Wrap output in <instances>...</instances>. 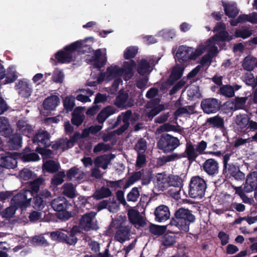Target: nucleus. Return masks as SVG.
Here are the masks:
<instances>
[{"mask_svg":"<svg viewBox=\"0 0 257 257\" xmlns=\"http://www.w3.org/2000/svg\"><path fill=\"white\" fill-rule=\"evenodd\" d=\"M136 63L133 60L123 61L121 67L116 65H112L107 68L105 73H101L94 80H89L87 85L90 86H96L103 81H107L114 79L111 86V93H114L117 90L118 86L122 83L121 77L125 81L130 79L134 74Z\"/></svg>","mask_w":257,"mask_h":257,"instance_id":"f257e3e1","label":"nucleus"},{"mask_svg":"<svg viewBox=\"0 0 257 257\" xmlns=\"http://www.w3.org/2000/svg\"><path fill=\"white\" fill-rule=\"evenodd\" d=\"M211 52L214 50L209 44L204 45L199 44L195 50L193 48L186 46H181L179 47L176 54V59L178 63L180 64H185L190 60H195L199 56L204 53L206 48L210 49Z\"/></svg>","mask_w":257,"mask_h":257,"instance_id":"f03ea898","label":"nucleus"},{"mask_svg":"<svg viewBox=\"0 0 257 257\" xmlns=\"http://www.w3.org/2000/svg\"><path fill=\"white\" fill-rule=\"evenodd\" d=\"M92 37H89L71 43L66 46L63 50L58 52L55 55L56 59L62 63L70 62L73 60L75 51L80 49L88 48L90 45L85 43L88 40L92 42Z\"/></svg>","mask_w":257,"mask_h":257,"instance_id":"7ed1b4c3","label":"nucleus"},{"mask_svg":"<svg viewBox=\"0 0 257 257\" xmlns=\"http://www.w3.org/2000/svg\"><path fill=\"white\" fill-rule=\"evenodd\" d=\"M195 220V216L190 211L184 208L179 209L175 214V218L171 221V225L177 226L185 232L189 229V224Z\"/></svg>","mask_w":257,"mask_h":257,"instance_id":"20e7f679","label":"nucleus"},{"mask_svg":"<svg viewBox=\"0 0 257 257\" xmlns=\"http://www.w3.org/2000/svg\"><path fill=\"white\" fill-rule=\"evenodd\" d=\"M44 181L43 179L39 178L31 182L29 184V187L32 191L26 190L22 194H17V199L21 200L19 202H17V208L19 206L22 209H24L30 205V200L33 196L32 192H37L39 189L40 185L42 184Z\"/></svg>","mask_w":257,"mask_h":257,"instance_id":"39448f33","label":"nucleus"},{"mask_svg":"<svg viewBox=\"0 0 257 257\" xmlns=\"http://www.w3.org/2000/svg\"><path fill=\"white\" fill-rule=\"evenodd\" d=\"M213 32L217 33L206 41L213 42L215 46H219L221 42H229L235 38L234 36L226 31V26L223 23H218L214 28Z\"/></svg>","mask_w":257,"mask_h":257,"instance_id":"423d86ee","label":"nucleus"},{"mask_svg":"<svg viewBox=\"0 0 257 257\" xmlns=\"http://www.w3.org/2000/svg\"><path fill=\"white\" fill-rule=\"evenodd\" d=\"M206 188L204 179L199 176L193 177L190 181L189 195L191 198H201L204 195Z\"/></svg>","mask_w":257,"mask_h":257,"instance_id":"0eeeda50","label":"nucleus"},{"mask_svg":"<svg viewBox=\"0 0 257 257\" xmlns=\"http://www.w3.org/2000/svg\"><path fill=\"white\" fill-rule=\"evenodd\" d=\"M93 56L90 58L89 55L86 56V60L90 62L93 68L99 70L103 67L106 62V49H99L93 51Z\"/></svg>","mask_w":257,"mask_h":257,"instance_id":"6e6552de","label":"nucleus"},{"mask_svg":"<svg viewBox=\"0 0 257 257\" xmlns=\"http://www.w3.org/2000/svg\"><path fill=\"white\" fill-rule=\"evenodd\" d=\"M180 145L179 140L168 134L163 135L158 142V147L165 153L174 150Z\"/></svg>","mask_w":257,"mask_h":257,"instance_id":"1a4fd4ad","label":"nucleus"},{"mask_svg":"<svg viewBox=\"0 0 257 257\" xmlns=\"http://www.w3.org/2000/svg\"><path fill=\"white\" fill-rule=\"evenodd\" d=\"M95 215L96 213L92 211L85 214L80 220V227L86 231L97 229L98 226Z\"/></svg>","mask_w":257,"mask_h":257,"instance_id":"9d476101","label":"nucleus"},{"mask_svg":"<svg viewBox=\"0 0 257 257\" xmlns=\"http://www.w3.org/2000/svg\"><path fill=\"white\" fill-rule=\"evenodd\" d=\"M200 44H203L204 45H207L209 44V45H210V47H212V48L214 49L213 51L211 52V48L210 49L206 48L204 50V52L205 51H207L208 54L205 55L203 57H202L201 60L200 65H201V67H208L211 63L212 58L215 56L219 52L218 47H217V46H215L213 42H210V41H206L205 42L201 43Z\"/></svg>","mask_w":257,"mask_h":257,"instance_id":"9b49d317","label":"nucleus"},{"mask_svg":"<svg viewBox=\"0 0 257 257\" xmlns=\"http://www.w3.org/2000/svg\"><path fill=\"white\" fill-rule=\"evenodd\" d=\"M31 83L26 80H20L17 84V91L20 97L25 99L28 98L33 92Z\"/></svg>","mask_w":257,"mask_h":257,"instance_id":"f8f14e48","label":"nucleus"},{"mask_svg":"<svg viewBox=\"0 0 257 257\" xmlns=\"http://www.w3.org/2000/svg\"><path fill=\"white\" fill-rule=\"evenodd\" d=\"M220 102L215 98H208L203 100L201 104L204 112L210 114L216 112L220 108Z\"/></svg>","mask_w":257,"mask_h":257,"instance_id":"ddd939ff","label":"nucleus"},{"mask_svg":"<svg viewBox=\"0 0 257 257\" xmlns=\"http://www.w3.org/2000/svg\"><path fill=\"white\" fill-rule=\"evenodd\" d=\"M12 130L7 118L0 117V134L6 138H9V143L15 145V136L12 135Z\"/></svg>","mask_w":257,"mask_h":257,"instance_id":"4468645a","label":"nucleus"},{"mask_svg":"<svg viewBox=\"0 0 257 257\" xmlns=\"http://www.w3.org/2000/svg\"><path fill=\"white\" fill-rule=\"evenodd\" d=\"M127 214L129 220L136 227L139 228L145 225L146 223V220L140 215L138 211L134 208H131L128 210Z\"/></svg>","mask_w":257,"mask_h":257,"instance_id":"2eb2a0df","label":"nucleus"},{"mask_svg":"<svg viewBox=\"0 0 257 257\" xmlns=\"http://www.w3.org/2000/svg\"><path fill=\"white\" fill-rule=\"evenodd\" d=\"M249 22L252 24H257V13L253 12L248 15H240L236 19L231 20L230 25L233 26H237L239 23Z\"/></svg>","mask_w":257,"mask_h":257,"instance_id":"dca6fc26","label":"nucleus"},{"mask_svg":"<svg viewBox=\"0 0 257 257\" xmlns=\"http://www.w3.org/2000/svg\"><path fill=\"white\" fill-rule=\"evenodd\" d=\"M51 206L55 211H60L66 208L70 210L72 205L69 203L66 199L62 196H59L53 199L51 202Z\"/></svg>","mask_w":257,"mask_h":257,"instance_id":"f3484780","label":"nucleus"},{"mask_svg":"<svg viewBox=\"0 0 257 257\" xmlns=\"http://www.w3.org/2000/svg\"><path fill=\"white\" fill-rule=\"evenodd\" d=\"M131 112L130 111H126L125 113H122L121 115H119L117 118V123L120 124L121 127L116 131V133L118 135L122 134L124 132L129 126V119L131 116Z\"/></svg>","mask_w":257,"mask_h":257,"instance_id":"a211bd4d","label":"nucleus"},{"mask_svg":"<svg viewBox=\"0 0 257 257\" xmlns=\"http://www.w3.org/2000/svg\"><path fill=\"white\" fill-rule=\"evenodd\" d=\"M256 188H257V172L254 171L247 175L244 190L246 192H250Z\"/></svg>","mask_w":257,"mask_h":257,"instance_id":"6ab92c4d","label":"nucleus"},{"mask_svg":"<svg viewBox=\"0 0 257 257\" xmlns=\"http://www.w3.org/2000/svg\"><path fill=\"white\" fill-rule=\"evenodd\" d=\"M155 215L157 221L163 222L169 218L170 213L167 206L162 205L156 208Z\"/></svg>","mask_w":257,"mask_h":257,"instance_id":"aec40b11","label":"nucleus"},{"mask_svg":"<svg viewBox=\"0 0 257 257\" xmlns=\"http://www.w3.org/2000/svg\"><path fill=\"white\" fill-rule=\"evenodd\" d=\"M155 188L159 191H163L168 187V176L163 173L157 174L154 180Z\"/></svg>","mask_w":257,"mask_h":257,"instance_id":"412c9836","label":"nucleus"},{"mask_svg":"<svg viewBox=\"0 0 257 257\" xmlns=\"http://www.w3.org/2000/svg\"><path fill=\"white\" fill-rule=\"evenodd\" d=\"M34 142H37L39 145L48 147L50 145V135L45 131L39 130L33 138Z\"/></svg>","mask_w":257,"mask_h":257,"instance_id":"4be33fe9","label":"nucleus"},{"mask_svg":"<svg viewBox=\"0 0 257 257\" xmlns=\"http://www.w3.org/2000/svg\"><path fill=\"white\" fill-rule=\"evenodd\" d=\"M203 170L209 175H213L218 173V164L214 159L207 160L203 164Z\"/></svg>","mask_w":257,"mask_h":257,"instance_id":"5701e85b","label":"nucleus"},{"mask_svg":"<svg viewBox=\"0 0 257 257\" xmlns=\"http://www.w3.org/2000/svg\"><path fill=\"white\" fill-rule=\"evenodd\" d=\"M153 70V67L146 59H142L138 61L137 71L141 75H148Z\"/></svg>","mask_w":257,"mask_h":257,"instance_id":"b1692460","label":"nucleus"},{"mask_svg":"<svg viewBox=\"0 0 257 257\" xmlns=\"http://www.w3.org/2000/svg\"><path fill=\"white\" fill-rule=\"evenodd\" d=\"M168 182L169 186L175 187V191L173 195L174 196L179 194L182 183V179L177 175L168 176Z\"/></svg>","mask_w":257,"mask_h":257,"instance_id":"393cba45","label":"nucleus"},{"mask_svg":"<svg viewBox=\"0 0 257 257\" xmlns=\"http://www.w3.org/2000/svg\"><path fill=\"white\" fill-rule=\"evenodd\" d=\"M223 6L225 14L228 17L234 18L237 16L239 13L236 4L232 2H223Z\"/></svg>","mask_w":257,"mask_h":257,"instance_id":"a878e982","label":"nucleus"},{"mask_svg":"<svg viewBox=\"0 0 257 257\" xmlns=\"http://www.w3.org/2000/svg\"><path fill=\"white\" fill-rule=\"evenodd\" d=\"M59 103V97L56 95H52L48 97L44 101V108L47 110H53L55 109Z\"/></svg>","mask_w":257,"mask_h":257,"instance_id":"bb28decb","label":"nucleus"},{"mask_svg":"<svg viewBox=\"0 0 257 257\" xmlns=\"http://www.w3.org/2000/svg\"><path fill=\"white\" fill-rule=\"evenodd\" d=\"M113 158L112 155H103L97 157L94 161V164L96 167H100L106 169L110 161Z\"/></svg>","mask_w":257,"mask_h":257,"instance_id":"cd10ccee","label":"nucleus"},{"mask_svg":"<svg viewBox=\"0 0 257 257\" xmlns=\"http://www.w3.org/2000/svg\"><path fill=\"white\" fill-rule=\"evenodd\" d=\"M116 109L112 106H108L102 110L98 114L97 120L99 123H103L110 115L114 114Z\"/></svg>","mask_w":257,"mask_h":257,"instance_id":"c85d7f7f","label":"nucleus"},{"mask_svg":"<svg viewBox=\"0 0 257 257\" xmlns=\"http://www.w3.org/2000/svg\"><path fill=\"white\" fill-rule=\"evenodd\" d=\"M241 88L240 85L234 84L232 86L229 85H223L220 88V93L226 97H231L234 95V91L238 90Z\"/></svg>","mask_w":257,"mask_h":257,"instance_id":"c756f323","label":"nucleus"},{"mask_svg":"<svg viewBox=\"0 0 257 257\" xmlns=\"http://www.w3.org/2000/svg\"><path fill=\"white\" fill-rule=\"evenodd\" d=\"M83 108L77 107L75 109L72 118V122L77 126L80 125L84 120Z\"/></svg>","mask_w":257,"mask_h":257,"instance_id":"7c9ffc66","label":"nucleus"},{"mask_svg":"<svg viewBox=\"0 0 257 257\" xmlns=\"http://www.w3.org/2000/svg\"><path fill=\"white\" fill-rule=\"evenodd\" d=\"M16 164L15 156H6L0 159V167L8 169L13 168Z\"/></svg>","mask_w":257,"mask_h":257,"instance_id":"2f4dec72","label":"nucleus"},{"mask_svg":"<svg viewBox=\"0 0 257 257\" xmlns=\"http://www.w3.org/2000/svg\"><path fill=\"white\" fill-rule=\"evenodd\" d=\"M71 142H69L67 139H61L52 145V148L55 150H61L63 152L72 147Z\"/></svg>","mask_w":257,"mask_h":257,"instance_id":"473e14b6","label":"nucleus"},{"mask_svg":"<svg viewBox=\"0 0 257 257\" xmlns=\"http://www.w3.org/2000/svg\"><path fill=\"white\" fill-rule=\"evenodd\" d=\"M59 164L53 160H49L43 162V171L49 173H54L58 170Z\"/></svg>","mask_w":257,"mask_h":257,"instance_id":"72a5a7b5","label":"nucleus"},{"mask_svg":"<svg viewBox=\"0 0 257 257\" xmlns=\"http://www.w3.org/2000/svg\"><path fill=\"white\" fill-rule=\"evenodd\" d=\"M198 156L196 148L191 143H187L186 144L185 155L183 157H187L190 161H193Z\"/></svg>","mask_w":257,"mask_h":257,"instance_id":"f704fd0d","label":"nucleus"},{"mask_svg":"<svg viewBox=\"0 0 257 257\" xmlns=\"http://www.w3.org/2000/svg\"><path fill=\"white\" fill-rule=\"evenodd\" d=\"M62 190L63 194L70 198H73L77 195L75 187L71 183L65 184L62 186Z\"/></svg>","mask_w":257,"mask_h":257,"instance_id":"c9c22d12","label":"nucleus"},{"mask_svg":"<svg viewBox=\"0 0 257 257\" xmlns=\"http://www.w3.org/2000/svg\"><path fill=\"white\" fill-rule=\"evenodd\" d=\"M84 176V173L81 170L76 168H71L67 173V177L70 180L74 179L78 181L82 179Z\"/></svg>","mask_w":257,"mask_h":257,"instance_id":"e433bc0d","label":"nucleus"},{"mask_svg":"<svg viewBox=\"0 0 257 257\" xmlns=\"http://www.w3.org/2000/svg\"><path fill=\"white\" fill-rule=\"evenodd\" d=\"M185 65V64H177L172 69L170 79L176 80L179 79L183 74Z\"/></svg>","mask_w":257,"mask_h":257,"instance_id":"4c0bfd02","label":"nucleus"},{"mask_svg":"<svg viewBox=\"0 0 257 257\" xmlns=\"http://www.w3.org/2000/svg\"><path fill=\"white\" fill-rule=\"evenodd\" d=\"M128 98V94L123 93L121 90L119 91V95L117 97L115 104L119 107H125L129 105V103L127 101Z\"/></svg>","mask_w":257,"mask_h":257,"instance_id":"58836bf2","label":"nucleus"},{"mask_svg":"<svg viewBox=\"0 0 257 257\" xmlns=\"http://www.w3.org/2000/svg\"><path fill=\"white\" fill-rule=\"evenodd\" d=\"M249 118L246 114L237 115L234 120L235 123L240 128H244L247 126Z\"/></svg>","mask_w":257,"mask_h":257,"instance_id":"ea45409f","label":"nucleus"},{"mask_svg":"<svg viewBox=\"0 0 257 257\" xmlns=\"http://www.w3.org/2000/svg\"><path fill=\"white\" fill-rule=\"evenodd\" d=\"M138 53V48L137 46L127 47L123 51V56L125 60H130L135 58Z\"/></svg>","mask_w":257,"mask_h":257,"instance_id":"a19ab883","label":"nucleus"},{"mask_svg":"<svg viewBox=\"0 0 257 257\" xmlns=\"http://www.w3.org/2000/svg\"><path fill=\"white\" fill-rule=\"evenodd\" d=\"M129 231L127 228H122L116 232L115 238L117 241L123 242L129 239Z\"/></svg>","mask_w":257,"mask_h":257,"instance_id":"79ce46f5","label":"nucleus"},{"mask_svg":"<svg viewBox=\"0 0 257 257\" xmlns=\"http://www.w3.org/2000/svg\"><path fill=\"white\" fill-rule=\"evenodd\" d=\"M187 93L190 99H194L201 97V93L199 87L197 86H190L187 90Z\"/></svg>","mask_w":257,"mask_h":257,"instance_id":"37998d69","label":"nucleus"},{"mask_svg":"<svg viewBox=\"0 0 257 257\" xmlns=\"http://www.w3.org/2000/svg\"><path fill=\"white\" fill-rule=\"evenodd\" d=\"M255 64H257V59L250 56H248L244 58L242 66L244 69L247 71H251L253 69Z\"/></svg>","mask_w":257,"mask_h":257,"instance_id":"c03bdc74","label":"nucleus"},{"mask_svg":"<svg viewBox=\"0 0 257 257\" xmlns=\"http://www.w3.org/2000/svg\"><path fill=\"white\" fill-rule=\"evenodd\" d=\"M18 157L21 158L24 162L37 161L40 159L39 155L35 153L28 154H19L17 153Z\"/></svg>","mask_w":257,"mask_h":257,"instance_id":"a18cd8bd","label":"nucleus"},{"mask_svg":"<svg viewBox=\"0 0 257 257\" xmlns=\"http://www.w3.org/2000/svg\"><path fill=\"white\" fill-rule=\"evenodd\" d=\"M252 34L251 31L248 28L242 27L237 29L235 31V38H241L246 39L248 38Z\"/></svg>","mask_w":257,"mask_h":257,"instance_id":"49530a36","label":"nucleus"},{"mask_svg":"<svg viewBox=\"0 0 257 257\" xmlns=\"http://www.w3.org/2000/svg\"><path fill=\"white\" fill-rule=\"evenodd\" d=\"M111 195V192L107 188L102 187L101 189L96 191L93 196L96 199L99 200L103 198L109 196Z\"/></svg>","mask_w":257,"mask_h":257,"instance_id":"de8ad7c7","label":"nucleus"},{"mask_svg":"<svg viewBox=\"0 0 257 257\" xmlns=\"http://www.w3.org/2000/svg\"><path fill=\"white\" fill-rule=\"evenodd\" d=\"M64 79V74L63 71L59 69H55L53 72L52 80L55 83H62Z\"/></svg>","mask_w":257,"mask_h":257,"instance_id":"09e8293b","label":"nucleus"},{"mask_svg":"<svg viewBox=\"0 0 257 257\" xmlns=\"http://www.w3.org/2000/svg\"><path fill=\"white\" fill-rule=\"evenodd\" d=\"M242 79L246 84L251 86L253 88L257 85V77L255 79L253 74L250 73H245Z\"/></svg>","mask_w":257,"mask_h":257,"instance_id":"8fccbe9b","label":"nucleus"},{"mask_svg":"<svg viewBox=\"0 0 257 257\" xmlns=\"http://www.w3.org/2000/svg\"><path fill=\"white\" fill-rule=\"evenodd\" d=\"M207 122L213 127H221L223 126V119L218 116L210 117L207 120Z\"/></svg>","mask_w":257,"mask_h":257,"instance_id":"3c124183","label":"nucleus"},{"mask_svg":"<svg viewBox=\"0 0 257 257\" xmlns=\"http://www.w3.org/2000/svg\"><path fill=\"white\" fill-rule=\"evenodd\" d=\"M65 174L64 171H60L51 180V184L54 186L60 185L64 182Z\"/></svg>","mask_w":257,"mask_h":257,"instance_id":"603ef678","label":"nucleus"},{"mask_svg":"<svg viewBox=\"0 0 257 257\" xmlns=\"http://www.w3.org/2000/svg\"><path fill=\"white\" fill-rule=\"evenodd\" d=\"M102 128V125H96L91 126L88 128L85 129L82 133V136L83 137H87L89 136V134H95L99 132Z\"/></svg>","mask_w":257,"mask_h":257,"instance_id":"864d4df0","label":"nucleus"},{"mask_svg":"<svg viewBox=\"0 0 257 257\" xmlns=\"http://www.w3.org/2000/svg\"><path fill=\"white\" fill-rule=\"evenodd\" d=\"M78 231V228L76 226L73 227L71 231L69 236L66 235V237L64 240L68 244L72 245L77 242V238L75 236V233Z\"/></svg>","mask_w":257,"mask_h":257,"instance_id":"5fc2aeb1","label":"nucleus"},{"mask_svg":"<svg viewBox=\"0 0 257 257\" xmlns=\"http://www.w3.org/2000/svg\"><path fill=\"white\" fill-rule=\"evenodd\" d=\"M31 241L35 245H43L46 246L49 245L48 241L42 235L35 236L32 238Z\"/></svg>","mask_w":257,"mask_h":257,"instance_id":"6e6d98bb","label":"nucleus"},{"mask_svg":"<svg viewBox=\"0 0 257 257\" xmlns=\"http://www.w3.org/2000/svg\"><path fill=\"white\" fill-rule=\"evenodd\" d=\"M166 229V226H161L157 225H152L150 226V230L155 235H160L165 232Z\"/></svg>","mask_w":257,"mask_h":257,"instance_id":"4d7b16f0","label":"nucleus"},{"mask_svg":"<svg viewBox=\"0 0 257 257\" xmlns=\"http://www.w3.org/2000/svg\"><path fill=\"white\" fill-rule=\"evenodd\" d=\"M17 128L27 136L31 135V132L33 130L32 126L26 123L25 122H24L23 124H21V122L19 121V124H17Z\"/></svg>","mask_w":257,"mask_h":257,"instance_id":"13d9d810","label":"nucleus"},{"mask_svg":"<svg viewBox=\"0 0 257 257\" xmlns=\"http://www.w3.org/2000/svg\"><path fill=\"white\" fill-rule=\"evenodd\" d=\"M50 236L52 239L54 240L63 241L65 239L66 234L64 233L61 230H57L56 231L52 232L50 233Z\"/></svg>","mask_w":257,"mask_h":257,"instance_id":"bf43d9fd","label":"nucleus"},{"mask_svg":"<svg viewBox=\"0 0 257 257\" xmlns=\"http://www.w3.org/2000/svg\"><path fill=\"white\" fill-rule=\"evenodd\" d=\"M37 152L41 154L43 156V162L47 161V159L52 157L53 155L52 151L49 149L37 148L36 149Z\"/></svg>","mask_w":257,"mask_h":257,"instance_id":"052dcab7","label":"nucleus"},{"mask_svg":"<svg viewBox=\"0 0 257 257\" xmlns=\"http://www.w3.org/2000/svg\"><path fill=\"white\" fill-rule=\"evenodd\" d=\"M140 192L138 188L137 187H134L127 194V200L129 201L135 202L138 200Z\"/></svg>","mask_w":257,"mask_h":257,"instance_id":"680f3d73","label":"nucleus"},{"mask_svg":"<svg viewBox=\"0 0 257 257\" xmlns=\"http://www.w3.org/2000/svg\"><path fill=\"white\" fill-rule=\"evenodd\" d=\"M73 206L70 208V210L64 208V210L59 211L58 216L61 219L67 220L69 219L72 216V210H73Z\"/></svg>","mask_w":257,"mask_h":257,"instance_id":"e2e57ef3","label":"nucleus"},{"mask_svg":"<svg viewBox=\"0 0 257 257\" xmlns=\"http://www.w3.org/2000/svg\"><path fill=\"white\" fill-rule=\"evenodd\" d=\"M147 148V142L144 139H141L136 145L135 149L138 154H143Z\"/></svg>","mask_w":257,"mask_h":257,"instance_id":"0e129e2a","label":"nucleus"},{"mask_svg":"<svg viewBox=\"0 0 257 257\" xmlns=\"http://www.w3.org/2000/svg\"><path fill=\"white\" fill-rule=\"evenodd\" d=\"M7 79L5 80V84L12 82L15 80V70L13 66L10 67L8 70Z\"/></svg>","mask_w":257,"mask_h":257,"instance_id":"69168bd1","label":"nucleus"},{"mask_svg":"<svg viewBox=\"0 0 257 257\" xmlns=\"http://www.w3.org/2000/svg\"><path fill=\"white\" fill-rule=\"evenodd\" d=\"M45 206V202L41 197L37 196L34 200L33 207L38 210H42Z\"/></svg>","mask_w":257,"mask_h":257,"instance_id":"338daca9","label":"nucleus"},{"mask_svg":"<svg viewBox=\"0 0 257 257\" xmlns=\"http://www.w3.org/2000/svg\"><path fill=\"white\" fill-rule=\"evenodd\" d=\"M75 97L73 96H68L65 98L63 103L65 107L68 109H71L75 104Z\"/></svg>","mask_w":257,"mask_h":257,"instance_id":"774afa93","label":"nucleus"}]
</instances>
